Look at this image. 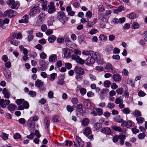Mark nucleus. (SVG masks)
<instances>
[{
	"label": "nucleus",
	"mask_w": 147,
	"mask_h": 147,
	"mask_svg": "<svg viewBox=\"0 0 147 147\" xmlns=\"http://www.w3.org/2000/svg\"><path fill=\"white\" fill-rule=\"evenodd\" d=\"M122 112L125 114H128L130 113V110L129 108H125L123 110Z\"/></svg>",
	"instance_id": "obj_51"
},
{
	"label": "nucleus",
	"mask_w": 147,
	"mask_h": 147,
	"mask_svg": "<svg viewBox=\"0 0 147 147\" xmlns=\"http://www.w3.org/2000/svg\"><path fill=\"white\" fill-rule=\"evenodd\" d=\"M10 101L9 100L1 99H0V107L2 108H5L10 103Z\"/></svg>",
	"instance_id": "obj_6"
},
{
	"label": "nucleus",
	"mask_w": 147,
	"mask_h": 147,
	"mask_svg": "<svg viewBox=\"0 0 147 147\" xmlns=\"http://www.w3.org/2000/svg\"><path fill=\"white\" fill-rule=\"evenodd\" d=\"M44 123H45V129L48 130L49 129L50 122L49 121L47 118H45Z\"/></svg>",
	"instance_id": "obj_23"
},
{
	"label": "nucleus",
	"mask_w": 147,
	"mask_h": 147,
	"mask_svg": "<svg viewBox=\"0 0 147 147\" xmlns=\"http://www.w3.org/2000/svg\"><path fill=\"white\" fill-rule=\"evenodd\" d=\"M128 17L130 19H135L136 16V14L135 12H131L127 15Z\"/></svg>",
	"instance_id": "obj_31"
},
{
	"label": "nucleus",
	"mask_w": 147,
	"mask_h": 147,
	"mask_svg": "<svg viewBox=\"0 0 147 147\" xmlns=\"http://www.w3.org/2000/svg\"><path fill=\"white\" fill-rule=\"evenodd\" d=\"M16 12L14 10L10 9L5 11L3 15L4 17H5L8 16L9 18H12L14 16L16 15Z\"/></svg>",
	"instance_id": "obj_3"
},
{
	"label": "nucleus",
	"mask_w": 147,
	"mask_h": 147,
	"mask_svg": "<svg viewBox=\"0 0 147 147\" xmlns=\"http://www.w3.org/2000/svg\"><path fill=\"white\" fill-rule=\"evenodd\" d=\"M105 69L106 70L107 72H113V69L112 65L109 63H107L105 67Z\"/></svg>",
	"instance_id": "obj_13"
},
{
	"label": "nucleus",
	"mask_w": 147,
	"mask_h": 147,
	"mask_svg": "<svg viewBox=\"0 0 147 147\" xmlns=\"http://www.w3.org/2000/svg\"><path fill=\"white\" fill-rule=\"evenodd\" d=\"M113 78L115 82H119L121 80V76L118 74H114L113 76Z\"/></svg>",
	"instance_id": "obj_19"
},
{
	"label": "nucleus",
	"mask_w": 147,
	"mask_h": 147,
	"mask_svg": "<svg viewBox=\"0 0 147 147\" xmlns=\"http://www.w3.org/2000/svg\"><path fill=\"white\" fill-rule=\"evenodd\" d=\"M92 56L95 58L98 61H100L101 58L100 55L97 52H94L93 53Z\"/></svg>",
	"instance_id": "obj_25"
},
{
	"label": "nucleus",
	"mask_w": 147,
	"mask_h": 147,
	"mask_svg": "<svg viewBox=\"0 0 147 147\" xmlns=\"http://www.w3.org/2000/svg\"><path fill=\"white\" fill-rule=\"evenodd\" d=\"M66 43L67 45L70 48H73L74 47V45L72 44L71 41L69 40L66 41Z\"/></svg>",
	"instance_id": "obj_47"
},
{
	"label": "nucleus",
	"mask_w": 147,
	"mask_h": 147,
	"mask_svg": "<svg viewBox=\"0 0 147 147\" xmlns=\"http://www.w3.org/2000/svg\"><path fill=\"white\" fill-rule=\"evenodd\" d=\"M65 66L67 69H69L71 68L72 65L70 63H67L65 64Z\"/></svg>",
	"instance_id": "obj_63"
},
{
	"label": "nucleus",
	"mask_w": 147,
	"mask_h": 147,
	"mask_svg": "<svg viewBox=\"0 0 147 147\" xmlns=\"http://www.w3.org/2000/svg\"><path fill=\"white\" fill-rule=\"evenodd\" d=\"M76 140L77 143L74 142V147H83L84 145V142L81 139L80 137L76 136Z\"/></svg>",
	"instance_id": "obj_5"
},
{
	"label": "nucleus",
	"mask_w": 147,
	"mask_h": 147,
	"mask_svg": "<svg viewBox=\"0 0 147 147\" xmlns=\"http://www.w3.org/2000/svg\"><path fill=\"white\" fill-rule=\"evenodd\" d=\"M101 131L102 133L108 136L111 135L112 134L111 129L108 127H105L102 128Z\"/></svg>",
	"instance_id": "obj_8"
},
{
	"label": "nucleus",
	"mask_w": 147,
	"mask_h": 147,
	"mask_svg": "<svg viewBox=\"0 0 147 147\" xmlns=\"http://www.w3.org/2000/svg\"><path fill=\"white\" fill-rule=\"evenodd\" d=\"M139 24L136 22H134L133 23L132 27L134 29H137L139 28Z\"/></svg>",
	"instance_id": "obj_40"
},
{
	"label": "nucleus",
	"mask_w": 147,
	"mask_h": 147,
	"mask_svg": "<svg viewBox=\"0 0 147 147\" xmlns=\"http://www.w3.org/2000/svg\"><path fill=\"white\" fill-rule=\"evenodd\" d=\"M94 53V52L92 51H88L87 50H84L82 52V54L86 55H90V56H92L91 55L93 54V53Z\"/></svg>",
	"instance_id": "obj_32"
},
{
	"label": "nucleus",
	"mask_w": 147,
	"mask_h": 147,
	"mask_svg": "<svg viewBox=\"0 0 147 147\" xmlns=\"http://www.w3.org/2000/svg\"><path fill=\"white\" fill-rule=\"evenodd\" d=\"M48 10V12L49 13H53L55 11V9L54 7H49Z\"/></svg>",
	"instance_id": "obj_39"
},
{
	"label": "nucleus",
	"mask_w": 147,
	"mask_h": 147,
	"mask_svg": "<svg viewBox=\"0 0 147 147\" xmlns=\"http://www.w3.org/2000/svg\"><path fill=\"white\" fill-rule=\"evenodd\" d=\"M99 38L100 40L105 42L106 41L107 39V37L106 35L103 34H101L100 35Z\"/></svg>",
	"instance_id": "obj_33"
},
{
	"label": "nucleus",
	"mask_w": 147,
	"mask_h": 147,
	"mask_svg": "<svg viewBox=\"0 0 147 147\" xmlns=\"http://www.w3.org/2000/svg\"><path fill=\"white\" fill-rule=\"evenodd\" d=\"M89 121V119L88 118H84L82 121V125L84 127L87 126L88 124Z\"/></svg>",
	"instance_id": "obj_22"
},
{
	"label": "nucleus",
	"mask_w": 147,
	"mask_h": 147,
	"mask_svg": "<svg viewBox=\"0 0 147 147\" xmlns=\"http://www.w3.org/2000/svg\"><path fill=\"white\" fill-rule=\"evenodd\" d=\"M56 37L54 35L50 36L48 39V41L50 43H53L56 40Z\"/></svg>",
	"instance_id": "obj_24"
},
{
	"label": "nucleus",
	"mask_w": 147,
	"mask_h": 147,
	"mask_svg": "<svg viewBox=\"0 0 147 147\" xmlns=\"http://www.w3.org/2000/svg\"><path fill=\"white\" fill-rule=\"evenodd\" d=\"M65 145L66 146H72L73 142L71 141L68 140H66L65 141Z\"/></svg>",
	"instance_id": "obj_48"
},
{
	"label": "nucleus",
	"mask_w": 147,
	"mask_h": 147,
	"mask_svg": "<svg viewBox=\"0 0 147 147\" xmlns=\"http://www.w3.org/2000/svg\"><path fill=\"white\" fill-rule=\"evenodd\" d=\"M132 125V122L130 121H128L125 122L124 121L121 124V126L123 127H125L127 128H129Z\"/></svg>",
	"instance_id": "obj_14"
},
{
	"label": "nucleus",
	"mask_w": 147,
	"mask_h": 147,
	"mask_svg": "<svg viewBox=\"0 0 147 147\" xmlns=\"http://www.w3.org/2000/svg\"><path fill=\"white\" fill-rule=\"evenodd\" d=\"M57 56L56 55L52 54L49 58V61L51 62H55L57 61Z\"/></svg>",
	"instance_id": "obj_18"
},
{
	"label": "nucleus",
	"mask_w": 147,
	"mask_h": 147,
	"mask_svg": "<svg viewBox=\"0 0 147 147\" xmlns=\"http://www.w3.org/2000/svg\"><path fill=\"white\" fill-rule=\"evenodd\" d=\"M43 20L38 16L36 18V24L37 26L40 25L43 23Z\"/></svg>",
	"instance_id": "obj_27"
},
{
	"label": "nucleus",
	"mask_w": 147,
	"mask_h": 147,
	"mask_svg": "<svg viewBox=\"0 0 147 147\" xmlns=\"http://www.w3.org/2000/svg\"><path fill=\"white\" fill-rule=\"evenodd\" d=\"M119 139V136L118 135H115L113 136L112 138L113 141L114 143L117 142Z\"/></svg>",
	"instance_id": "obj_50"
},
{
	"label": "nucleus",
	"mask_w": 147,
	"mask_h": 147,
	"mask_svg": "<svg viewBox=\"0 0 147 147\" xmlns=\"http://www.w3.org/2000/svg\"><path fill=\"white\" fill-rule=\"evenodd\" d=\"M115 121L118 123H121L123 122V119H122L121 117L120 116H117L115 118Z\"/></svg>",
	"instance_id": "obj_30"
},
{
	"label": "nucleus",
	"mask_w": 147,
	"mask_h": 147,
	"mask_svg": "<svg viewBox=\"0 0 147 147\" xmlns=\"http://www.w3.org/2000/svg\"><path fill=\"white\" fill-rule=\"evenodd\" d=\"M28 130L31 132H33L35 129V125H31L28 126Z\"/></svg>",
	"instance_id": "obj_46"
},
{
	"label": "nucleus",
	"mask_w": 147,
	"mask_h": 147,
	"mask_svg": "<svg viewBox=\"0 0 147 147\" xmlns=\"http://www.w3.org/2000/svg\"><path fill=\"white\" fill-rule=\"evenodd\" d=\"M98 18L100 20L104 22H107L109 18L108 16L102 13L99 14Z\"/></svg>",
	"instance_id": "obj_10"
},
{
	"label": "nucleus",
	"mask_w": 147,
	"mask_h": 147,
	"mask_svg": "<svg viewBox=\"0 0 147 147\" xmlns=\"http://www.w3.org/2000/svg\"><path fill=\"white\" fill-rule=\"evenodd\" d=\"M57 19L63 24L65 23V14L64 12L62 11H59L57 14Z\"/></svg>",
	"instance_id": "obj_2"
},
{
	"label": "nucleus",
	"mask_w": 147,
	"mask_h": 147,
	"mask_svg": "<svg viewBox=\"0 0 147 147\" xmlns=\"http://www.w3.org/2000/svg\"><path fill=\"white\" fill-rule=\"evenodd\" d=\"M86 90L84 88H81L80 90V92L82 95H85L86 93Z\"/></svg>",
	"instance_id": "obj_54"
},
{
	"label": "nucleus",
	"mask_w": 147,
	"mask_h": 147,
	"mask_svg": "<svg viewBox=\"0 0 147 147\" xmlns=\"http://www.w3.org/2000/svg\"><path fill=\"white\" fill-rule=\"evenodd\" d=\"M35 86L41 91L46 90V86L44 83L40 80L38 79L35 81Z\"/></svg>",
	"instance_id": "obj_1"
},
{
	"label": "nucleus",
	"mask_w": 147,
	"mask_h": 147,
	"mask_svg": "<svg viewBox=\"0 0 147 147\" xmlns=\"http://www.w3.org/2000/svg\"><path fill=\"white\" fill-rule=\"evenodd\" d=\"M39 64L40 67H38V68L40 70L44 71L47 69L48 64L45 61L43 60L40 61L39 62Z\"/></svg>",
	"instance_id": "obj_4"
},
{
	"label": "nucleus",
	"mask_w": 147,
	"mask_h": 147,
	"mask_svg": "<svg viewBox=\"0 0 147 147\" xmlns=\"http://www.w3.org/2000/svg\"><path fill=\"white\" fill-rule=\"evenodd\" d=\"M74 71L76 73L81 75H83L84 73V69L81 67L79 66H76Z\"/></svg>",
	"instance_id": "obj_12"
},
{
	"label": "nucleus",
	"mask_w": 147,
	"mask_h": 147,
	"mask_svg": "<svg viewBox=\"0 0 147 147\" xmlns=\"http://www.w3.org/2000/svg\"><path fill=\"white\" fill-rule=\"evenodd\" d=\"M133 114L136 117H140L141 115V112L138 110H136L134 112Z\"/></svg>",
	"instance_id": "obj_44"
},
{
	"label": "nucleus",
	"mask_w": 147,
	"mask_h": 147,
	"mask_svg": "<svg viewBox=\"0 0 147 147\" xmlns=\"http://www.w3.org/2000/svg\"><path fill=\"white\" fill-rule=\"evenodd\" d=\"M136 120L138 123H142L144 121V119L142 117H137Z\"/></svg>",
	"instance_id": "obj_43"
},
{
	"label": "nucleus",
	"mask_w": 147,
	"mask_h": 147,
	"mask_svg": "<svg viewBox=\"0 0 147 147\" xmlns=\"http://www.w3.org/2000/svg\"><path fill=\"white\" fill-rule=\"evenodd\" d=\"M111 82L109 80H106L104 82V85L106 87L108 88L110 86Z\"/></svg>",
	"instance_id": "obj_49"
},
{
	"label": "nucleus",
	"mask_w": 147,
	"mask_h": 147,
	"mask_svg": "<svg viewBox=\"0 0 147 147\" xmlns=\"http://www.w3.org/2000/svg\"><path fill=\"white\" fill-rule=\"evenodd\" d=\"M124 7L123 5L120 6L118 7V9L115 10L114 11V13H118L119 12H121L123 10Z\"/></svg>",
	"instance_id": "obj_29"
},
{
	"label": "nucleus",
	"mask_w": 147,
	"mask_h": 147,
	"mask_svg": "<svg viewBox=\"0 0 147 147\" xmlns=\"http://www.w3.org/2000/svg\"><path fill=\"white\" fill-rule=\"evenodd\" d=\"M47 55L44 52H42L40 55V57L41 59H45L47 57Z\"/></svg>",
	"instance_id": "obj_61"
},
{
	"label": "nucleus",
	"mask_w": 147,
	"mask_h": 147,
	"mask_svg": "<svg viewBox=\"0 0 147 147\" xmlns=\"http://www.w3.org/2000/svg\"><path fill=\"white\" fill-rule=\"evenodd\" d=\"M109 90L107 88H104L100 92L99 95L100 98L101 99H103L105 98V96L108 93Z\"/></svg>",
	"instance_id": "obj_9"
},
{
	"label": "nucleus",
	"mask_w": 147,
	"mask_h": 147,
	"mask_svg": "<svg viewBox=\"0 0 147 147\" xmlns=\"http://www.w3.org/2000/svg\"><path fill=\"white\" fill-rule=\"evenodd\" d=\"M98 32V30L96 29H92L89 32V34L91 35L94 34Z\"/></svg>",
	"instance_id": "obj_58"
},
{
	"label": "nucleus",
	"mask_w": 147,
	"mask_h": 147,
	"mask_svg": "<svg viewBox=\"0 0 147 147\" xmlns=\"http://www.w3.org/2000/svg\"><path fill=\"white\" fill-rule=\"evenodd\" d=\"M83 105L82 104H79L76 105V106L75 107L76 109L78 111H80L82 110Z\"/></svg>",
	"instance_id": "obj_35"
},
{
	"label": "nucleus",
	"mask_w": 147,
	"mask_h": 147,
	"mask_svg": "<svg viewBox=\"0 0 147 147\" xmlns=\"http://www.w3.org/2000/svg\"><path fill=\"white\" fill-rule=\"evenodd\" d=\"M34 133L31 132L30 135L27 136L26 138L32 140L34 138Z\"/></svg>",
	"instance_id": "obj_52"
},
{
	"label": "nucleus",
	"mask_w": 147,
	"mask_h": 147,
	"mask_svg": "<svg viewBox=\"0 0 147 147\" xmlns=\"http://www.w3.org/2000/svg\"><path fill=\"white\" fill-rule=\"evenodd\" d=\"M92 132L90 128L88 127H86L84 130V134L87 137H88L92 133Z\"/></svg>",
	"instance_id": "obj_16"
},
{
	"label": "nucleus",
	"mask_w": 147,
	"mask_h": 147,
	"mask_svg": "<svg viewBox=\"0 0 147 147\" xmlns=\"http://www.w3.org/2000/svg\"><path fill=\"white\" fill-rule=\"evenodd\" d=\"M1 137L3 140H6L8 138V135L6 133L2 132Z\"/></svg>",
	"instance_id": "obj_38"
},
{
	"label": "nucleus",
	"mask_w": 147,
	"mask_h": 147,
	"mask_svg": "<svg viewBox=\"0 0 147 147\" xmlns=\"http://www.w3.org/2000/svg\"><path fill=\"white\" fill-rule=\"evenodd\" d=\"M123 100L122 99H120L119 98H116L115 99V103L116 104H120L121 102L123 103Z\"/></svg>",
	"instance_id": "obj_57"
},
{
	"label": "nucleus",
	"mask_w": 147,
	"mask_h": 147,
	"mask_svg": "<svg viewBox=\"0 0 147 147\" xmlns=\"http://www.w3.org/2000/svg\"><path fill=\"white\" fill-rule=\"evenodd\" d=\"M96 110L98 113V115L100 116L102 114L103 112L102 109L99 108H96Z\"/></svg>",
	"instance_id": "obj_59"
},
{
	"label": "nucleus",
	"mask_w": 147,
	"mask_h": 147,
	"mask_svg": "<svg viewBox=\"0 0 147 147\" xmlns=\"http://www.w3.org/2000/svg\"><path fill=\"white\" fill-rule=\"evenodd\" d=\"M40 11L39 9H35L31 11L30 10L29 14L30 16H33L38 14Z\"/></svg>",
	"instance_id": "obj_15"
},
{
	"label": "nucleus",
	"mask_w": 147,
	"mask_h": 147,
	"mask_svg": "<svg viewBox=\"0 0 147 147\" xmlns=\"http://www.w3.org/2000/svg\"><path fill=\"white\" fill-rule=\"evenodd\" d=\"M74 60L77 63L80 65L83 64L85 62V61L81 58L80 56L77 55H74Z\"/></svg>",
	"instance_id": "obj_7"
},
{
	"label": "nucleus",
	"mask_w": 147,
	"mask_h": 147,
	"mask_svg": "<svg viewBox=\"0 0 147 147\" xmlns=\"http://www.w3.org/2000/svg\"><path fill=\"white\" fill-rule=\"evenodd\" d=\"M54 21V20L53 19V18H51L49 20L47 21V25L49 26H50L53 25V22Z\"/></svg>",
	"instance_id": "obj_45"
},
{
	"label": "nucleus",
	"mask_w": 147,
	"mask_h": 147,
	"mask_svg": "<svg viewBox=\"0 0 147 147\" xmlns=\"http://www.w3.org/2000/svg\"><path fill=\"white\" fill-rule=\"evenodd\" d=\"M57 76V74L55 73H53L50 75V80L51 81H53L55 80V76Z\"/></svg>",
	"instance_id": "obj_55"
},
{
	"label": "nucleus",
	"mask_w": 147,
	"mask_h": 147,
	"mask_svg": "<svg viewBox=\"0 0 147 147\" xmlns=\"http://www.w3.org/2000/svg\"><path fill=\"white\" fill-rule=\"evenodd\" d=\"M111 128L115 131H118L119 132L121 131V128L119 126H113L111 127Z\"/></svg>",
	"instance_id": "obj_34"
},
{
	"label": "nucleus",
	"mask_w": 147,
	"mask_h": 147,
	"mask_svg": "<svg viewBox=\"0 0 147 147\" xmlns=\"http://www.w3.org/2000/svg\"><path fill=\"white\" fill-rule=\"evenodd\" d=\"M24 99L21 98L20 99H17L16 101V103L18 105H20L22 104L24 101Z\"/></svg>",
	"instance_id": "obj_41"
},
{
	"label": "nucleus",
	"mask_w": 147,
	"mask_h": 147,
	"mask_svg": "<svg viewBox=\"0 0 147 147\" xmlns=\"http://www.w3.org/2000/svg\"><path fill=\"white\" fill-rule=\"evenodd\" d=\"M3 94L4 95V97L6 98H9L10 97V94L8 92V90L6 88H3L2 92Z\"/></svg>",
	"instance_id": "obj_21"
},
{
	"label": "nucleus",
	"mask_w": 147,
	"mask_h": 147,
	"mask_svg": "<svg viewBox=\"0 0 147 147\" xmlns=\"http://www.w3.org/2000/svg\"><path fill=\"white\" fill-rule=\"evenodd\" d=\"M91 56V57H88L85 61V63L87 65H90L93 64L95 62L94 59L92 57V56Z\"/></svg>",
	"instance_id": "obj_11"
},
{
	"label": "nucleus",
	"mask_w": 147,
	"mask_h": 147,
	"mask_svg": "<svg viewBox=\"0 0 147 147\" xmlns=\"http://www.w3.org/2000/svg\"><path fill=\"white\" fill-rule=\"evenodd\" d=\"M102 124L98 123H96L94 124V128L96 130L100 129L102 127Z\"/></svg>",
	"instance_id": "obj_26"
},
{
	"label": "nucleus",
	"mask_w": 147,
	"mask_h": 147,
	"mask_svg": "<svg viewBox=\"0 0 147 147\" xmlns=\"http://www.w3.org/2000/svg\"><path fill=\"white\" fill-rule=\"evenodd\" d=\"M115 105L113 103L109 102L107 105V107L110 109H112L114 108Z\"/></svg>",
	"instance_id": "obj_53"
},
{
	"label": "nucleus",
	"mask_w": 147,
	"mask_h": 147,
	"mask_svg": "<svg viewBox=\"0 0 147 147\" xmlns=\"http://www.w3.org/2000/svg\"><path fill=\"white\" fill-rule=\"evenodd\" d=\"M60 120V119L58 116L55 115L54 116L52 121L54 122H59Z\"/></svg>",
	"instance_id": "obj_37"
},
{
	"label": "nucleus",
	"mask_w": 147,
	"mask_h": 147,
	"mask_svg": "<svg viewBox=\"0 0 147 147\" xmlns=\"http://www.w3.org/2000/svg\"><path fill=\"white\" fill-rule=\"evenodd\" d=\"M3 74L6 78L7 79H9L11 76V72L9 69H4Z\"/></svg>",
	"instance_id": "obj_17"
},
{
	"label": "nucleus",
	"mask_w": 147,
	"mask_h": 147,
	"mask_svg": "<svg viewBox=\"0 0 147 147\" xmlns=\"http://www.w3.org/2000/svg\"><path fill=\"white\" fill-rule=\"evenodd\" d=\"M63 55L64 57H70L71 54L70 51L67 49L64 48L63 49Z\"/></svg>",
	"instance_id": "obj_20"
},
{
	"label": "nucleus",
	"mask_w": 147,
	"mask_h": 147,
	"mask_svg": "<svg viewBox=\"0 0 147 147\" xmlns=\"http://www.w3.org/2000/svg\"><path fill=\"white\" fill-rule=\"evenodd\" d=\"M138 95L140 97H143L145 96L146 94L142 90L138 92Z\"/></svg>",
	"instance_id": "obj_60"
},
{
	"label": "nucleus",
	"mask_w": 147,
	"mask_h": 147,
	"mask_svg": "<svg viewBox=\"0 0 147 147\" xmlns=\"http://www.w3.org/2000/svg\"><path fill=\"white\" fill-rule=\"evenodd\" d=\"M38 17H40L42 20L44 21L45 17V15L44 13H41L38 16Z\"/></svg>",
	"instance_id": "obj_64"
},
{
	"label": "nucleus",
	"mask_w": 147,
	"mask_h": 147,
	"mask_svg": "<svg viewBox=\"0 0 147 147\" xmlns=\"http://www.w3.org/2000/svg\"><path fill=\"white\" fill-rule=\"evenodd\" d=\"M119 23V20L117 18H113L111 21V24H118Z\"/></svg>",
	"instance_id": "obj_56"
},
{
	"label": "nucleus",
	"mask_w": 147,
	"mask_h": 147,
	"mask_svg": "<svg viewBox=\"0 0 147 147\" xmlns=\"http://www.w3.org/2000/svg\"><path fill=\"white\" fill-rule=\"evenodd\" d=\"M21 135L19 133H17L14 135L13 138L16 139H18L20 138Z\"/></svg>",
	"instance_id": "obj_62"
},
{
	"label": "nucleus",
	"mask_w": 147,
	"mask_h": 147,
	"mask_svg": "<svg viewBox=\"0 0 147 147\" xmlns=\"http://www.w3.org/2000/svg\"><path fill=\"white\" fill-rule=\"evenodd\" d=\"M23 104L24 107V108L25 109H27L29 108V105L27 101L24 100L23 102Z\"/></svg>",
	"instance_id": "obj_42"
},
{
	"label": "nucleus",
	"mask_w": 147,
	"mask_h": 147,
	"mask_svg": "<svg viewBox=\"0 0 147 147\" xmlns=\"http://www.w3.org/2000/svg\"><path fill=\"white\" fill-rule=\"evenodd\" d=\"M28 126L35 125V122L32 119V117L30 118L27 122Z\"/></svg>",
	"instance_id": "obj_36"
},
{
	"label": "nucleus",
	"mask_w": 147,
	"mask_h": 147,
	"mask_svg": "<svg viewBox=\"0 0 147 147\" xmlns=\"http://www.w3.org/2000/svg\"><path fill=\"white\" fill-rule=\"evenodd\" d=\"M16 107V106L15 105H13L11 104L8 106V109L10 111H13Z\"/></svg>",
	"instance_id": "obj_28"
}]
</instances>
